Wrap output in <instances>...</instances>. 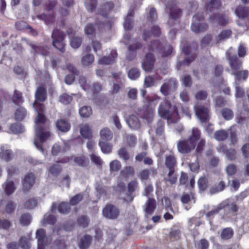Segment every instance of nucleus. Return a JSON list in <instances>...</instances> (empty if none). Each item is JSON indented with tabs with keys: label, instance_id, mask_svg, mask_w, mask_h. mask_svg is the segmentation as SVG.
<instances>
[{
	"label": "nucleus",
	"instance_id": "nucleus-40",
	"mask_svg": "<svg viewBox=\"0 0 249 249\" xmlns=\"http://www.w3.org/2000/svg\"><path fill=\"white\" fill-rule=\"evenodd\" d=\"M231 74L234 75L237 80L241 79L245 80L249 75V71L247 70L238 71L236 72H232Z\"/></svg>",
	"mask_w": 249,
	"mask_h": 249
},
{
	"label": "nucleus",
	"instance_id": "nucleus-9",
	"mask_svg": "<svg viewBox=\"0 0 249 249\" xmlns=\"http://www.w3.org/2000/svg\"><path fill=\"white\" fill-rule=\"evenodd\" d=\"M102 213L103 216L107 218L115 219L118 217L120 211L115 206L112 204H107L103 209Z\"/></svg>",
	"mask_w": 249,
	"mask_h": 249
},
{
	"label": "nucleus",
	"instance_id": "nucleus-59",
	"mask_svg": "<svg viewBox=\"0 0 249 249\" xmlns=\"http://www.w3.org/2000/svg\"><path fill=\"white\" fill-rule=\"evenodd\" d=\"M82 43V39L80 37L75 36L71 39V45L74 49L78 48Z\"/></svg>",
	"mask_w": 249,
	"mask_h": 249
},
{
	"label": "nucleus",
	"instance_id": "nucleus-1",
	"mask_svg": "<svg viewBox=\"0 0 249 249\" xmlns=\"http://www.w3.org/2000/svg\"><path fill=\"white\" fill-rule=\"evenodd\" d=\"M33 107L37 112V118L36 121L35 126L36 138L34 140V144L38 150L43 153L44 150L42 149L41 144L51 136V134L49 131L44 129L40 124H43L45 122V117L42 114L44 105L37 101H35Z\"/></svg>",
	"mask_w": 249,
	"mask_h": 249
},
{
	"label": "nucleus",
	"instance_id": "nucleus-13",
	"mask_svg": "<svg viewBox=\"0 0 249 249\" xmlns=\"http://www.w3.org/2000/svg\"><path fill=\"white\" fill-rule=\"evenodd\" d=\"M161 34L160 29L159 26L154 25L143 30L142 38L143 40L147 41L152 36H158Z\"/></svg>",
	"mask_w": 249,
	"mask_h": 249
},
{
	"label": "nucleus",
	"instance_id": "nucleus-54",
	"mask_svg": "<svg viewBox=\"0 0 249 249\" xmlns=\"http://www.w3.org/2000/svg\"><path fill=\"white\" fill-rule=\"evenodd\" d=\"M37 204V200L34 198H32L29 199L25 202L24 207L27 209H32L34 208Z\"/></svg>",
	"mask_w": 249,
	"mask_h": 249
},
{
	"label": "nucleus",
	"instance_id": "nucleus-18",
	"mask_svg": "<svg viewBox=\"0 0 249 249\" xmlns=\"http://www.w3.org/2000/svg\"><path fill=\"white\" fill-rule=\"evenodd\" d=\"M117 53L115 51H111L108 55L105 56L99 60V63L103 65H110L115 62Z\"/></svg>",
	"mask_w": 249,
	"mask_h": 249
},
{
	"label": "nucleus",
	"instance_id": "nucleus-20",
	"mask_svg": "<svg viewBox=\"0 0 249 249\" xmlns=\"http://www.w3.org/2000/svg\"><path fill=\"white\" fill-rule=\"evenodd\" d=\"M13 152L4 146H1L0 148V159L6 161L11 160L13 158Z\"/></svg>",
	"mask_w": 249,
	"mask_h": 249
},
{
	"label": "nucleus",
	"instance_id": "nucleus-32",
	"mask_svg": "<svg viewBox=\"0 0 249 249\" xmlns=\"http://www.w3.org/2000/svg\"><path fill=\"white\" fill-rule=\"evenodd\" d=\"M15 26L16 29L18 30H22L26 28H27L30 30L31 33L33 36H35L37 35L36 32L34 31L31 26H28L27 23L24 21L21 20L17 21L15 24Z\"/></svg>",
	"mask_w": 249,
	"mask_h": 249
},
{
	"label": "nucleus",
	"instance_id": "nucleus-61",
	"mask_svg": "<svg viewBox=\"0 0 249 249\" xmlns=\"http://www.w3.org/2000/svg\"><path fill=\"white\" fill-rule=\"evenodd\" d=\"M222 116L227 120L232 118L233 116V112L229 108H225L221 111Z\"/></svg>",
	"mask_w": 249,
	"mask_h": 249
},
{
	"label": "nucleus",
	"instance_id": "nucleus-39",
	"mask_svg": "<svg viewBox=\"0 0 249 249\" xmlns=\"http://www.w3.org/2000/svg\"><path fill=\"white\" fill-rule=\"evenodd\" d=\"M233 233L234 231L231 228H226L222 231L221 237L223 240H228L233 236Z\"/></svg>",
	"mask_w": 249,
	"mask_h": 249
},
{
	"label": "nucleus",
	"instance_id": "nucleus-64",
	"mask_svg": "<svg viewBox=\"0 0 249 249\" xmlns=\"http://www.w3.org/2000/svg\"><path fill=\"white\" fill-rule=\"evenodd\" d=\"M167 180L172 184L176 183L177 180V177L175 173V170H169L167 174Z\"/></svg>",
	"mask_w": 249,
	"mask_h": 249
},
{
	"label": "nucleus",
	"instance_id": "nucleus-47",
	"mask_svg": "<svg viewBox=\"0 0 249 249\" xmlns=\"http://www.w3.org/2000/svg\"><path fill=\"white\" fill-rule=\"evenodd\" d=\"M92 113V109L90 107L84 106L79 109V114L82 117L87 118Z\"/></svg>",
	"mask_w": 249,
	"mask_h": 249
},
{
	"label": "nucleus",
	"instance_id": "nucleus-16",
	"mask_svg": "<svg viewBox=\"0 0 249 249\" xmlns=\"http://www.w3.org/2000/svg\"><path fill=\"white\" fill-rule=\"evenodd\" d=\"M58 207V212L62 214H66L69 213L71 211V207L69 204L66 202H62L57 206V204L53 203L51 207V211L54 213Z\"/></svg>",
	"mask_w": 249,
	"mask_h": 249
},
{
	"label": "nucleus",
	"instance_id": "nucleus-30",
	"mask_svg": "<svg viewBox=\"0 0 249 249\" xmlns=\"http://www.w3.org/2000/svg\"><path fill=\"white\" fill-rule=\"evenodd\" d=\"M80 133L85 139H90L92 137L91 130L87 124L82 125L80 128Z\"/></svg>",
	"mask_w": 249,
	"mask_h": 249
},
{
	"label": "nucleus",
	"instance_id": "nucleus-56",
	"mask_svg": "<svg viewBox=\"0 0 249 249\" xmlns=\"http://www.w3.org/2000/svg\"><path fill=\"white\" fill-rule=\"evenodd\" d=\"M195 57L196 55L195 54H192L191 56V59H188V58H186L185 60H183V61H178L177 66L178 70H179L180 69V67L181 66L189 65L191 62H192L195 59Z\"/></svg>",
	"mask_w": 249,
	"mask_h": 249
},
{
	"label": "nucleus",
	"instance_id": "nucleus-15",
	"mask_svg": "<svg viewBox=\"0 0 249 249\" xmlns=\"http://www.w3.org/2000/svg\"><path fill=\"white\" fill-rule=\"evenodd\" d=\"M156 207V201L153 198L148 197L144 205L143 206V209L146 216L152 214Z\"/></svg>",
	"mask_w": 249,
	"mask_h": 249
},
{
	"label": "nucleus",
	"instance_id": "nucleus-25",
	"mask_svg": "<svg viewBox=\"0 0 249 249\" xmlns=\"http://www.w3.org/2000/svg\"><path fill=\"white\" fill-rule=\"evenodd\" d=\"M165 164L169 170H175V167L177 165V160L175 157L173 155L166 156Z\"/></svg>",
	"mask_w": 249,
	"mask_h": 249
},
{
	"label": "nucleus",
	"instance_id": "nucleus-58",
	"mask_svg": "<svg viewBox=\"0 0 249 249\" xmlns=\"http://www.w3.org/2000/svg\"><path fill=\"white\" fill-rule=\"evenodd\" d=\"M79 83L82 88V89L85 91H89L90 89V86L87 83L86 78L83 76H81L79 78Z\"/></svg>",
	"mask_w": 249,
	"mask_h": 249
},
{
	"label": "nucleus",
	"instance_id": "nucleus-51",
	"mask_svg": "<svg viewBox=\"0 0 249 249\" xmlns=\"http://www.w3.org/2000/svg\"><path fill=\"white\" fill-rule=\"evenodd\" d=\"M181 15V11L178 8L170 9L169 22L172 19H177Z\"/></svg>",
	"mask_w": 249,
	"mask_h": 249
},
{
	"label": "nucleus",
	"instance_id": "nucleus-50",
	"mask_svg": "<svg viewBox=\"0 0 249 249\" xmlns=\"http://www.w3.org/2000/svg\"><path fill=\"white\" fill-rule=\"evenodd\" d=\"M118 154L120 158L126 161L130 159L128 152L125 147H122L118 151Z\"/></svg>",
	"mask_w": 249,
	"mask_h": 249
},
{
	"label": "nucleus",
	"instance_id": "nucleus-35",
	"mask_svg": "<svg viewBox=\"0 0 249 249\" xmlns=\"http://www.w3.org/2000/svg\"><path fill=\"white\" fill-rule=\"evenodd\" d=\"M3 186L4 188L5 193L7 195H11L16 190L14 182L11 180H7Z\"/></svg>",
	"mask_w": 249,
	"mask_h": 249
},
{
	"label": "nucleus",
	"instance_id": "nucleus-22",
	"mask_svg": "<svg viewBox=\"0 0 249 249\" xmlns=\"http://www.w3.org/2000/svg\"><path fill=\"white\" fill-rule=\"evenodd\" d=\"M57 128L61 132H68L71 128L70 124L65 119L58 120L55 124Z\"/></svg>",
	"mask_w": 249,
	"mask_h": 249
},
{
	"label": "nucleus",
	"instance_id": "nucleus-38",
	"mask_svg": "<svg viewBox=\"0 0 249 249\" xmlns=\"http://www.w3.org/2000/svg\"><path fill=\"white\" fill-rule=\"evenodd\" d=\"M92 241V237L89 235H86L81 239L80 247L82 249H86L90 245Z\"/></svg>",
	"mask_w": 249,
	"mask_h": 249
},
{
	"label": "nucleus",
	"instance_id": "nucleus-8",
	"mask_svg": "<svg viewBox=\"0 0 249 249\" xmlns=\"http://www.w3.org/2000/svg\"><path fill=\"white\" fill-rule=\"evenodd\" d=\"M196 145L188 139L179 141L177 148L179 152L182 154H188L195 149Z\"/></svg>",
	"mask_w": 249,
	"mask_h": 249
},
{
	"label": "nucleus",
	"instance_id": "nucleus-33",
	"mask_svg": "<svg viewBox=\"0 0 249 249\" xmlns=\"http://www.w3.org/2000/svg\"><path fill=\"white\" fill-rule=\"evenodd\" d=\"M35 97L36 100L40 102L44 101L46 99V91L45 89L42 87L38 88L35 93Z\"/></svg>",
	"mask_w": 249,
	"mask_h": 249
},
{
	"label": "nucleus",
	"instance_id": "nucleus-36",
	"mask_svg": "<svg viewBox=\"0 0 249 249\" xmlns=\"http://www.w3.org/2000/svg\"><path fill=\"white\" fill-rule=\"evenodd\" d=\"M221 6L220 0H211L207 7V11L214 12L219 9Z\"/></svg>",
	"mask_w": 249,
	"mask_h": 249
},
{
	"label": "nucleus",
	"instance_id": "nucleus-12",
	"mask_svg": "<svg viewBox=\"0 0 249 249\" xmlns=\"http://www.w3.org/2000/svg\"><path fill=\"white\" fill-rule=\"evenodd\" d=\"M36 177L32 173L26 174L22 181L23 191L25 193H27L33 186L35 183Z\"/></svg>",
	"mask_w": 249,
	"mask_h": 249
},
{
	"label": "nucleus",
	"instance_id": "nucleus-43",
	"mask_svg": "<svg viewBox=\"0 0 249 249\" xmlns=\"http://www.w3.org/2000/svg\"><path fill=\"white\" fill-rule=\"evenodd\" d=\"M12 100L17 105L22 103L23 100L22 97V93L19 91L15 90L13 96L12 97Z\"/></svg>",
	"mask_w": 249,
	"mask_h": 249
},
{
	"label": "nucleus",
	"instance_id": "nucleus-23",
	"mask_svg": "<svg viewBox=\"0 0 249 249\" xmlns=\"http://www.w3.org/2000/svg\"><path fill=\"white\" fill-rule=\"evenodd\" d=\"M236 15L241 18H244L249 16V8L248 7L239 5L235 10Z\"/></svg>",
	"mask_w": 249,
	"mask_h": 249
},
{
	"label": "nucleus",
	"instance_id": "nucleus-48",
	"mask_svg": "<svg viewBox=\"0 0 249 249\" xmlns=\"http://www.w3.org/2000/svg\"><path fill=\"white\" fill-rule=\"evenodd\" d=\"M10 129L15 134L21 133L24 132V127L21 124L15 123L11 125Z\"/></svg>",
	"mask_w": 249,
	"mask_h": 249
},
{
	"label": "nucleus",
	"instance_id": "nucleus-19",
	"mask_svg": "<svg viewBox=\"0 0 249 249\" xmlns=\"http://www.w3.org/2000/svg\"><path fill=\"white\" fill-rule=\"evenodd\" d=\"M30 46L34 51V53L40 54L43 56L47 55L49 52V48L46 45H35L33 44H30Z\"/></svg>",
	"mask_w": 249,
	"mask_h": 249
},
{
	"label": "nucleus",
	"instance_id": "nucleus-41",
	"mask_svg": "<svg viewBox=\"0 0 249 249\" xmlns=\"http://www.w3.org/2000/svg\"><path fill=\"white\" fill-rule=\"evenodd\" d=\"M220 204H224L225 205V207L223 209H225V210L227 212L225 213L226 215H228V213H236L238 210V207L237 205L234 203L228 204L225 202H222Z\"/></svg>",
	"mask_w": 249,
	"mask_h": 249
},
{
	"label": "nucleus",
	"instance_id": "nucleus-21",
	"mask_svg": "<svg viewBox=\"0 0 249 249\" xmlns=\"http://www.w3.org/2000/svg\"><path fill=\"white\" fill-rule=\"evenodd\" d=\"M210 20L213 23H217L221 26H224L227 24L229 21L228 18H226L223 16L216 15L213 13L210 15Z\"/></svg>",
	"mask_w": 249,
	"mask_h": 249
},
{
	"label": "nucleus",
	"instance_id": "nucleus-52",
	"mask_svg": "<svg viewBox=\"0 0 249 249\" xmlns=\"http://www.w3.org/2000/svg\"><path fill=\"white\" fill-rule=\"evenodd\" d=\"M122 165L118 160H114L109 163L110 171L111 172H117L121 168Z\"/></svg>",
	"mask_w": 249,
	"mask_h": 249
},
{
	"label": "nucleus",
	"instance_id": "nucleus-5",
	"mask_svg": "<svg viewBox=\"0 0 249 249\" xmlns=\"http://www.w3.org/2000/svg\"><path fill=\"white\" fill-rule=\"evenodd\" d=\"M65 35L57 29L53 31L52 38L53 46L61 53L65 51L66 43L65 42Z\"/></svg>",
	"mask_w": 249,
	"mask_h": 249
},
{
	"label": "nucleus",
	"instance_id": "nucleus-2",
	"mask_svg": "<svg viewBox=\"0 0 249 249\" xmlns=\"http://www.w3.org/2000/svg\"><path fill=\"white\" fill-rule=\"evenodd\" d=\"M149 49L152 51L159 53L162 57H167L171 54L172 47L168 44L164 39L154 40L151 42Z\"/></svg>",
	"mask_w": 249,
	"mask_h": 249
},
{
	"label": "nucleus",
	"instance_id": "nucleus-45",
	"mask_svg": "<svg viewBox=\"0 0 249 249\" xmlns=\"http://www.w3.org/2000/svg\"><path fill=\"white\" fill-rule=\"evenodd\" d=\"M26 110L25 108L19 107L15 113V119L18 121H22L26 115Z\"/></svg>",
	"mask_w": 249,
	"mask_h": 249
},
{
	"label": "nucleus",
	"instance_id": "nucleus-62",
	"mask_svg": "<svg viewBox=\"0 0 249 249\" xmlns=\"http://www.w3.org/2000/svg\"><path fill=\"white\" fill-rule=\"evenodd\" d=\"M150 172L148 169L142 170L140 171L138 177L142 181L147 180L149 177Z\"/></svg>",
	"mask_w": 249,
	"mask_h": 249
},
{
	"label": "nucleus",
	"instance_id": "nucleus-42",
	"mask_svg": "<svg viewBox=\"0 0 249 249\" xmlns=\"http://www.w3.org/2000/svg\"><path fill=\"white\" fill-rule=\"evenodd\" d=\"M99 144L101 147L102 152L106 154H108L111 152L112 145L105 142V141H100Z\"/></svg>",
	"mask_w": 249,
	"mask_h": 249
},
{
	"label": "nucleus",
	"instance_id": "nucleus-37",
	"mask_svg": "<svg viewBox=\"0 0 249 249\" xmlns=\"http://www.w3.org/2000/svg\"><path fill=\"white\" fill-rule=\"evenodd\" d=\"M229 133L225 130H220L214 133V138L218 141H223L228 137Z\"/></svg>",
	"mask_w": 249,
	"mask_h": 249
},
{
	"label": "nucleus",
	"instance_id": "nucleus-34",
	"mask_svg": "<svg viewBox=\"0 0 249 249\" xmlns=\"http://www.w3.org/2000/svg\"><path fill=\"white\" fill-rule=\"evenodd\" d=\"M225 205L224 204H219L216 206L214 207L211 211L208 212L206 215L208 218H213V216L219 211L224 208Z\"/></svg>",
	"mask_w": 249,
	"mask_h": 249
},
{
	"label": "nucleus",
	"instance_id": "nucleus-24",
	"mask_svg": "<svg viewBox=\"0 0 249 249\" xmlns=\"http://www.w3.org/2000/svg\"><path fill=\"white\" fill-rule=\"evenodd\" d=\"M202 138L200 130L194 127L192 129L191 134L188 139L196 145V142Z\"/></svg>",
	"mask_w": 249,
	"mask_h": 249
},
{
	"label": "nucleus",
	"instance_id": "nucleus-53",
	"mask_svg": "<svg viewBox=\"0 0 249 249\" xmlns=\"http://www.w3.org/2000/svg\"><path fill=\"white\" fill-rule=\"evenodd\" d=\"M38 19L44 20L46 24H49L54 21V17L53 15H50L47 16L45 14H42L37 16Z\"/></svg>",
	"mask_w": 249,
	"mask_h": 249
},
{
	"label": "nucleus",
	"instance_id": "nucleus-4",
	"mask_svg": "<svg viewBox=\"0 0 249 249\" xmlns=\"http://www.w3.org/2000/svg\"><path fill=\"white\" fill-rule=\"evenodd\" d=\"M178 85V81L176 78L171 77L165 79L160 87V91L165 97L171 95L176 91Z\"/></svg>",
	"mask_w": 249,
	"mask_h": 249
},
{
	"label": "nucleus",
	"instance_id": "nucleus-27",
	"mask_svg": "<svg viewBox=\"0 0 249 249\" xmlns=\"http://www.w3.org/2000/svg\"><path fill=\"white\" fill-rule=\"evenodd\" d=\"M129 126L133 129H137L140 127L141 124L137 117L135 115L130 116L127 120Z\"/></svg>",
	"mask_w": 249,
	"mask_h": 249
},
{
	"label": "nucleus",
	"instance_id": "nucleus-11",
	"mask_svg": "<svg viewBox=\"0 0 249 249\" xmlns=\"http://www.w3.org/2000/svg\"><path fill=\"white\" fill-rule=\"evenodd\" d=\"M36 238L37 239V249H44V247L47 246L51 242V239L45 235L44 229L37 230L36 231Z\"/></svg>",
	"mask_w": 249,
	"mask_h": 249
},
{
	"label": "nucleus",
	"instance_id": "nucleus-60",
	"mask_svg": "<svg viewBox=\"0 0 249 249\" xmlns=\"http://www.w3.org/2000/svg\"><path fill=\"white\" fill-rule=\"evenodd\" d=\"M155 84L154 78L151 76H147L145 77L144 80V86L145 88H150L154 86Z\"/></svg>",
	"mask_w": 249,
	"mask_h": 249
},
{
	"label": "nucleus",
	"instance_id": "nucleus-31",
	"mask_svg": "<svg viewBox=\"0 0 249 249\" xmlns=\"http://www.w3.org/2000/svg\"><path fill=\"white\" fill-rule=\"evenodd\" d=\"M73 158L74 163L78 166L87 167L89 164V160L83 155L74 157Z\"/></svg>",
	"mask_w": 249,
	"mask_h": 249
},
{
	"label": "nucleus",
	"instance_id": "nucleus-57",
	"mask_svg": "<svg viewBox=\"0 0 249 249\" xmlns=\"http://www.w3.org/2000/svg\"><path fill=\"white\" fill-rule=\"evenodd\" d=\"M128 76L131 80H136L140 75L139 70L137 68H132L128 72Z\"/></svg>",
	"mask_w": 249,
	"mask_h": 249
},
{
	"label": "nucleus",
	"instance_id": "nucleus-44",
	"mask_svg": "<svg viewBox=\"0 0 249 249\" xmlns=\"http://www.w3.org/2000/svg\"><path fill=\"white\" fill-rule=\"evenodd\" d=\"M32 221L31 215L29 213H24L21 215L19 222L22 226H27L30 224Z\"/></svg>",
	"mask_w": 249,
	"mask_h": 249
},
{
	"label": "nucleus",
	"instance_id": "nucleus-49",
	"mask_svg": "<svg viewBox=\"0 0 249 249\" xmlns=\"http://www.w3.org/2000/svg\"><path fill=\"white\" fill-rule=\"evenodd\" d=\"M89 158L92 163H94L97 166H101L103 163V161L101 158L95 154L92 153L89 155Z\"/></svg>",
	"mask_w": 249,
	"mask_h": 249
},
{
	"label": "nucleus",
	"instance_id": "nucleus-14",
	"mask_svg": "<svg viewBox=\"0 0 249 249\" xmlns=\"http://www.w3.org/2000/svg\"><path fill=\"white\" fill-rule=\"evenodd\" d=\"M155 57L153 54L148 53L145 55V60L142 63V67L147 72L151 71L154 67Z\"/></svg>",
	"mask_w": 249,
	"mask_h": 249
},
{
	"label": "nucleus",
	"instance_id": "nucleus-6",
	"mask_svg": "<svg viewBox=\"0 0 249 249\" xmlns=\"http://www.w3.org/2000/svg\"><path fill=\"white\" fill-rule=\"evenodd\" d=\"M226 56L229 60V65L231 69L232 72H236L241 68L242 61L235 54V51L232 47H231L226 52Z\"/></svg>",
	"mask_w": 249,
	"mask_h": 249
},
{
	"label": "nucleus",
	"instance_id": "nucleus-10",
	"mask_svg": "<svg viewBox=\"0 0 249 249\" xmlns=\"http://www.w3.org/2000/svg\"><path fill=\"white\" fill-rule=\"evenodd\" d=\"M196 114L202 123L207 122L210 118V109L203 106L195 107Z\"/></svg>",
	"mask_w": 249,
	"mask_h": 249
},
{
	"label": "nucleus",
	"instance_id": "nucleus-46",
	"mask_svg": "<svg viewBox=\"0 0 249 249\" xmlns=\"http://www.w3.org/2000/svg\"><path fill=\"white\" fill-rule=\"evenodd\" d=\"M94 60L93 55L89 54L83 56L81 59V63L84 66H87L93 63Z\"/></svg>",
	"mask_w": 249,
	"mask_h": 249
},
{
	"label": "nucleus",
	"instance_id": "nucleus-17",
	"mask_svg": "<svg viewBox=\"0 0 249 249\" xmlns=\"http://www.w3.org/2000/svg\"><path fill=\"white\" fill-rule=\"evenodd\" d=\"M142 47V44L139 42L129 45L126 54V58L130 61L133 60L136 56V51Z\"/></svg>",
	"mask_w": 249,
	"mask_h": 249
},
{
	"label": "nucleus",
	"instance_id": "nucleus-7",
	"mask_svg": "<svg viewBox=\"0 0 249 249\" xmlns=\"http://www.w3.org/2000/svg\"><path fill=\"white\" fill-rule=\"evenodd\" d=\"M204 18L203 15L197 13L193 18V23L191 26L192 31L196 33L202 32L206 30L208 26L206 23H198L197 21H201Z\"/></svg>",
	"mask_w": 249,
	"mask_h": 249
},
{
	"label": "nucleus",
	"instance_id": "nucleus-29",
	"mask_svg": "<svg viewBox=\"0 0 249 249\" xmlns=\"http://www.w3.org/2000/svg\"><path fill=\"white\" fill-rule=\"evenodd\" d=\"M134 12L130 10L128 12L124 23V26L125 30H130L132 28L133 20L132 18L134 16Z\"/></svg>",
	"mask_w": 249,
	"mask_h": 249
},
{
	"label": "nucleus",
	"instance_id": "nucleus-3",
	"mask_svg": "<svg viewBox=\"0 0 249 249\" xmlns=\"http://www.w3.org/2000/svg\"><path fill=\"white\" fill-rule=\"evenodd\" d=\"M158 112L160 117L167 120L172 119L173 117L178 115L176 108L172 107L170 102L166 99L160 104Z\"/></svg>",
	"mask_w": 249,
	"mask_h": 249
},
{
	"label": "nucleus",
	"instance_id": "nucleus-63",
	"mask_svg": "<svg viewBox=\"0 0 249 249\" xmlns=\"http://www.w3.org/2000/svg\"><path fill=\"white\" fill-rule=\"evenodd\" d=\"M72 99L71 96L66 93H64L59 97V101L65 105L70 104L71 102Z\"/></svg>",
	"mask_w": 249,
	"mask_h": 249
},
{
	"label": "nucleus",
	"instance_id": "nucleus-55",
	"mask_svg": "<svg viewBox=\"0 0 249 249\" xmlns=\"http://www.w3.org/2000/svg\"><path fill=\"white\" fill-rule=\"evenodd\" d=\"M83 199V194H78L70 199V204L72 206H75L78 204L80 202H81Z\"/></svg>",
	"mask_w": 249,
	"mask_h": 249
},
{
	"label": "nucleus",
	"instance_id": "nucleus-26",
	"mask_svg": "<svg viewBox=\"0 0 249 249\" xmlns=\"http://www.w3.org/2000/svg\"><path fill=\"white\" fill-rule=\"evenodd\" d=\"M113 3L107 2L105 3L99 10V14L105 18H107L109 12L113 8Z\"/></svg>",
	"mask_w": 249,
	"mask_h": 249
},
{
	"label": "nucleus",
	"instance_id": "nucleus-28",
	"mask_svg": "<svg viewBox=\"0 0 249 249\" xmlns=\"http://www.w3.org/2000/svg\"><path fill=\"white\" fill-rule=\"evenodd\" d=\"M101 137L100 141H110L113 137V133L107 127H105L101 130L100 132Z\"/></svg>",
	"mask_w": 249,
	"mask_h": 249
}]
</instances>
